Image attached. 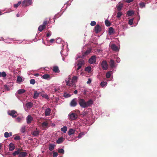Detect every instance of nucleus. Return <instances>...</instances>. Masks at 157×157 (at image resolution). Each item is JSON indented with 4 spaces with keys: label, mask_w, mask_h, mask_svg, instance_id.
<instances>
[{
    "label": "nucleus",
    "mask_w": 157,
    "mask_h": 157,
    "mask_svg": "<svg viewBox=\"0 0 157 157\" xmlns=\"http://www.w3.org/2000/svg\"><path fill=\"white\" fill-rule=\"evenodd\" d=\"M91 70V68L90 66H88L86 67L85 69V71L88 73L90 72Z\"/></svg>",
    "instance_id": "36"
},
{
    "label": "nucleus",
    "mask_w": 157,
    "mask_h": 157,
    "mask_svg": "<svg viewBox=\"0 0 157 157\" xmlns=\"http://www.w3.org/2000/svg\"><path fill=\"white\" fill-rule=\"evenodd\" d=\"M13 85V83L11 82L7 83L6 85H4V87L6 90L8 91L10 90L11 88Z\"/></svg>",
    "instance_id": "9"
},
{
    "label": "nucleus",
    "mask_w": 157,
    "mask_h": 157,
    "mask_svg": "<svg viewBox=\"0 0 157 157\" xmlns=\"http://www.w3.org/2000/svg\"><path fill=\"white\" fill-rule=\"evenodd\" d=\"M92 81L91 79L90 78H89L88 79V81L86 82L87 84H90Z\"/></svg>",
    "instance_id": "58"
},
{
    "label": "nucleus",
    "mask_w": 157,
    "mask_h": 157,
    "mask_svg": "<svg viewBox=\"0 0 157 157\" xmlns=\"http://www.w3.org/2000/svg\"><path fill=\"white\" fill-rule=\"evenodd\" d=\"M30 83L31 84L34 85L35 83V80L34 79H32L30 80Z\"/></svg>",
    "instance_id": "52"
},
{
    "label": "nucleus",
    "mask_w": 157,
    "mask_h": 157,
    "mask_svg": "<svg viewBox=\"0 0 157 157\" xmlns=\"http://www.w3.org/2000/svg\"><path fill=\"white\" fill-rule=\"evenodd\" d=\"M26 126L25 125H22V126H21V129H20V131L22 133H24L25 132V128H26Z\"/></svg>",
    "instance_id": "28"
},
{
    "label": "nucleus",
    "mask_w": 157,
    "mask_h": 157,
    "mask_svg": "<svg viewBox=\"0 0 157 157\" xmlns=\"http://www.w3.org/2000/svg\"><path fill=\"white\" fill-rule=\"evenodd\" d=\"M115 63L113 60L111 59L110 60L109 64L111 69H113L115 67Z\"/></svg>",
    "instance_id": "17"
},
{
    "label": "nucleus",
    "mask_w": 157,
    "mask_h": 157,
    "mask_svg": "<svg viewBox=\"0 0 157 157\" xmlns=\"http://www.w3.org/2000/svg\"><path fill=\"white\" fill-rule=\"evenodd\" d=\"M133 0H125V1L128 3H129L133 2Z\"/></svg>",
    "instance_id": "61"
},
{
    "label": "nucleus",
    "mask_w": 157,
    "mask_h": 157,
    "mask_svg": "<svg viewBox=\"0 0 157 157\" xmlns=\"http://www.w3.org/2000/svg\"><path fill=\"white\" fill-rule=\"evenodd\" d=\"M14 144L11 143L9 145V149L10 151H12L14 150Z\"/></svg>",
    "instance_id": "27"
},
{
    "label": "nucleus",
    "mask_w": 157,
    "mask_h": 157,
    "mask_svg": "<svg viewBox=\"0 0 157 157\" xmlns=\"http://www.w3.org/2000/svg\"><path fill=\"white\" fill-rule=\"evenodd\" d=\"M123 6L122 4H119L118 6H117V10L118 11H120L121 10V9Z\"/></svg>",
    "instance_id": "34"
},
{
    "label": "nucleus",
    "mask_w": 157,
    "mask_h": 157,
    "mask_svg": "<svg viewBox=\"0 0 157 157\" xmlns=\"http://www.w3.org/2000/svg\"><path fill=\"white\" fill-rule=\"evenodd\" d=\"M23 119V117L22 116H20L17 117L15 119V121L19 123H21V122Z\"/></svg>",
    "instance_id": "20"
},
{
    "label": "nucleus",
    "mask_w": 157,
    "mask_h": 157,
    "mask_svg": "<svg viewBox=\"0 0 157 157\" xmlns=\"http://www.w3.org/2000/svg\"><path fill=\"white\" fill-rule=\"evenodd\" d=\"M76 100V98H75L71 101L70 103V105L71 107H74L77 105V103Z\"/></svg>",
    "instance_id": "12"
},
{
    "label": "nucleus",
    "mask_w": 157,
    "mask_h": 157,
    "mask_svg": "<svg viewBox=\"0 0 157 157\" xmlns=\"http://www.w3.org/2000/svg\"><path fill=\"white\" fill-rule=\"evenodd\" d=\"M61 131L64 133H66L67 131V127L66 126H63L61 128Z\"/></svg>",
    "instance_id": "33"
},
{
    "label": "nucleus",
    "mask_w": 157,
    "mask_h": 157,
    "mask_svg": "<svg viewBox=\"0 0 157 157\" xmlns=\"http://www.w3.org/2000/svg\"><path fill=\"white\" fill-rule=\"evenodd\" d=\"M113 73L112 71H109V78L110 77L111 74Z\"/></svg>",
    "instance_id": "59"
},
{
    "label": "nucleus",
    "mask_w": 157,
    "mask_h": 157,
    "mask_svg": "<svg viewBox=\"0 0 157 157\" xmlns=\"http://www.w3.org/2000/svg\"><path fill=\"white\" fill-rule=\"evenodd\" d=\"M20 151L18 149L17 151H15L13 153V155L14 156H15L19 154Z\"/></svg>",
    "instance_id": "44"
},
{
    "label": "nucleus",
    "mask_w": 157,
    "mask_h": 157,
    "mask_svg": "<svg viewBox=\"0 0 157 157\" xmlns=\"http://www.w3.org/2000/svg\"><path fill=\"white\" fill-rule=\"evenodd\" d=\"M27 153L25 152H21L19 153V157H25L27 155Z\"/></svg>",
    "instance_id": "26"
},
{
    "label": "nucleus",
    "mask_w": 157,
    "mask_h": 157,
    "mask_svg": "<svg viewBox=\"0 0 157 157\" xmlns=\"http://www.w3.org/2000/svg\"><path fill=\"white\" fill-rule=\"evenodd\" d=\"M58 155V153L57 152H54L53 154V157H57Z\"/></svg>",
    "instance_id": "60"
},
{
    "label": "nucleus",
    "mask_w": 157,
    "mask_h": 157,
    "mask_svg": "<svg viewBox=\"0 0 157 157\" xmlns=\"http://www.w3.org/2000/svg\"><path fill=\"white\" fill-rule=\"evenodd\" d=\"M87 92V90L86 89H84L83 91V94L84 95H86Z\"/></svg>",
    "instance_id": "64"
},
{
    "label": "nucleus",
    "mask_w": 157,
    "mask_h": 157,
    "mask_svg": "<svg viewBox=\"0 0 157 157\" xmlns=\"http://www.w3.org/2000/svg\"><path fill=\"white\" fill-rule=\"evenodd\" d=\"M51 109L49 108H47L45 110L44 112L45 115L46 116H48L50 114Z\"/></svg>",
    "instance_id": "19"
},
{
    "label": "nucleus",
    "mask_w": 157,
    "mask_h": 157,
    "mask_svg": "<svg viewBox=\"0 0 157 157\" xmlns=\"http://www.w3.org/2000/svg\"><path fill=\"white\" fill-rule=\"evenodd\" d=\"M33 104L31 102H27L26 104V106L27 109H30L32 108Z\"/></svg>",
    "instance_id": "24"
},
{
    "label": "nucleus",
    "mask_w": 157,
    "mask_h": 157,
    "mask_svg": "<svg viewBox=\"0 0 157 157\" xmlns=\"http://www.w3.org/2000/svg\"><path fill=\"white\" fill-rule=\"evenodd\" d=\"M40 94H41V92H38L36 90H35L33 94V98L35 99L37 98Z\"/></svg>",
    "instance_id": "18"
},
{
    "label": "nucleus",
    "mask_w": 157,
    "mask_h": 157,
    "mask_svg": "<svg viewBox=\"0 0 157 157\" xmlns=\"http://www.w3.org/2000/svg\"><path fill=\"white\" fill-rule=\"evenodd\" d=\"M25 92V90L23 89H21L18 90L16 92L15 95L17 97V94H21L24 93Z\"/></svg>",
    "instance_id": "21"
},
{
    "label": "nucleus",
    "mask_w": 157,
    "mask_h": 157,
    "mask_svg": "<svg viewBox=\"0 0 157 157\" xmlns=\"http://www.w3.org/2000/svg\"><path fill=\"white\" fill-rule=\"evenodd\" d=\"M68 117L71 120H75L77 118L78 116L75 113H71L69 114Z\"/></svg>",
    "instance_id": "7"
},
{
    "label": "nucleus",
    "mask_w": 157,
    "mask_h": 157,
    "mask_svg": "<svg viewBox=\"0 0 157 157\" xmlns=\"http://www.w3.org/2000/svg\"><path fill=\"white\" fill-rule=\"evenodd\" d=\"M91 51V50L90 49H88L86 51V52L84 53V54L82 56H79L78 55V56L76 57V59H77L78 58H83L84 56L88 55L90 52Z\"/></svg>",
    "instance_id": "14"
},
{
    "label": "nucleus",
    "mask_w": 157,
    "mask_h": 157,
    "mask_svg": "<svg viewBox=\"0 0 157 157\" xmlns=\"http://www.w3.org/2000/svg\"><path fill=\"white\" fill-rule=\"evenodd\" d=\"M53 71L55 73H58L59 71V68L57 66H55L53 67Z\"/></svg>",
    "instance_id": "35"
},
{
    "label": "nucleus",
    "mask_w": 157,
    "mask_h": 157,
    "mask_svg": "<svg viewBox=\"0 0 157 157\" xmlns=\"http://www.w3.org/2000/svg\"><path fill=\"white\" fill-rule=\"evenodd\" d=\"M0 41L2 40L5 42L8 43V44H11L12 43V42L10 41V40L13 41L14 40V39L11 38V39H9L8 38L7 39H4L3 37H0Z\"/></svg>",
    "instance_id": "13"
},
{
    "label": "nucleus",
    "mask_w": 157,
    "mask_h": 157,
    "mask_svg": "<svg viewBox=\"0 0 157 157\" xmlns=\"http://www.w3.org/2000/svg\"><path fill=\"white\" fill-rule=\"evenodd\" d=\"M40 133V131L37 130L36 129V130L33 132L32 135L34 136H37L39 135Z\"/></svg>",
    "instance_id": "23"
},
{
    "label": "nucleus",
    "mask_w": 157,
    "mask_h": 157,
    "mask_svg": "<svg viewBox=\"0 0 157 157\" xmlns=\"http://www.w3.org/2000/svg\"><path fill=\"white\" fill-rule=\"evenodd\" d=\"M114 30L112 27H111L109 28V34L111 35L114 34Z\"/></svg>",
    "instance_id": "29"
},
{
    "label": "nucleus",
    "mask_w": 157,
    "mask_h": 157,
    "mask_svg": "<svg viewBox=\"0 0 157 157\" xmlns=\"http://www.w3.org/2000/svg\"><path fill=\"white\" fill-rule=\"evenodd\" d=\"M7 113L9 115L11 116L13 118H16L17 117V113L15 110H8Z\"/></svg>",
    "instance_id": "6"
},
{
    "label": "nucleus",
    "mask_w": 157,
    "mask_h": 157,
    "mask_svg": "<svg viewBox=\"0 0 157 157\" xmlns=\"http://www.w3.org/2000/svg\"><path fill=\"white\" fill-rule=\"evenodd\" d=\"M110 47L111 48L113 51H118V49L117 47L114 44H110Z\"/></svg>",
    "instance_id": "16"
},
{
    "label": "nucleus",
    "mask_w": 157,
    "mask_h": 157,
    "mask_svg": "<svg viewBox=\"0 0 157 157\" xmlns=\"http://www.w3.org/2000/svg\"><path fill=\"white\" fill-rule=\"evenodd\" d=\"M64 138L63 137H61L59 138L56 140V143L58 144L62 143L64 140Z\"/></svg>",
    "instance_id": "25"
},
{
    "label": "nucleus",
    "mask_w": 157,
    "mask_h": 157,
    "mask_svg": "<svg viewBox=\"0 0 157 157\" xmlns=\"http://www.w3.org/2000/svg\"><path fill=\"white\" fill-rule=\"evenodd\" d=\"M42 78L47 80H49L51 78L50 75L48 74H45L42 77Z\"/></svg>",
    "instance_id": "22"
},
{
    "label": "nucleus",
    "mask_w": 157,
    "mask_h": 157,
    "mask_svg": "<svg viewBox=\"0 0 157 157\" xmlns=\"http://www.w3.org/2000/svg\"><path fill=\"white\" fill-rule=\"evenodd\" d=\"M85 134L84 132H81L78 134V138L79 139H80Z\"/></svg>",
    "instance_id": "47"
},
{
    "label": "nucleus",
    "mask_w": 157,
    "mask_h": 157,
    "mask_svg": "<svg viewBox=\"0 0 157 157\" xmlns=\"http://www.w3.org/2000/svg\"><path fill=\"white\" fill-rule=\"evenodd\" d=\"M78 102L80 106L84 108L90 107L94 103V101L92 99L86 101L85 99L80 98H78Z\"/></svg>",
    "instance_id": "1"
},
{
    "label": "nucleus",
    "mask_w": 157,
    "mask_h": 157,
    "mask_svg": "<svg viewBox=\"0 0 157 157\" xmlns=\"http://www.w3.org/2000/svg\"><path fill=\"white\" fill-rule=\"evenodd\" d=\"M71 95L67 92H65L63 94V96L66 98H67L71 97Z\"/></svg>",
    "instance_id": "43"
},
{
    "label": "nucleus",
    "mask_w": 157,
    "mask_h": 157,
    "mask_svg": "<svg viewBox=\"0 0 157 157\" xmlns=\"http://www.w3.org/2000/svg\"><path fill=\"white\" fill-rule=\"evenodd\" d=\"M96 25V22L94 21H91L90 23V25L92 26L95 25Z\"/></svg>",
    "instance_id": "55"
},
{
    "label": "nucleus",
    "mask_w": 157,
    "mask_h": 157,
    "mask_svg": "<svg viewBox=\"0 0 157 157\" xmlns=\"http://www.w3.org/2000/svg\"><path fill=\"white\" fill-rule=\"evenodd\" d=\"M122 15V12H118L117 13V15L116 16V17L118 18H120L121 17V16Z\"/></svg>",
    "instance_id": "49"
},
{
    "label": "nucleus",
    "mask_w": 157,
    "mask_h": 157,
    "mask_svg": "<svg viewBox=\"0 0 157 157\" xmlns=\"http://www.w3.org/2000/svg\"><path fill=\"white\" fill-rule=\"evenodd\" d=\"M27 123L28 124H30L33 120V117L30 115L28 116L26 118Z\"/></svg>",
    "instance_id": "15"
},
{
    "label": "nucleus",
    "mask_w": 157,
    "mask_h": 157,
    "mask_svg": "<svg viewBox=\"0 0 157 157\" xmlns=\"http://www.w3.org/2000/svg\"><path fill=\"white\" fill-rule=\"evenodd\" d=\"M101 31V28L98 24L96 25L94 28V31L96 33H98Z\"/></svg>",
    "instance_id": "11"
},
{
    "label": "nucleus",
    "mask_w": 157,
    "mask_h": 157,
    "mask_svg": "<svg viewBox=\"0 0 157 157\" xmlns=\"http://www.w3.org/2000/svg\"><path fill=\"white\" fill-rule=\"evenodd\" d=\"M77 62L75 64V67L76 71L79 70L85 64L84 60L82 59H79Z\"/></svg>",
    "instance_id": "4"
},
{
    "label": "nucleus",
    "mask_w": 157,
    "mask_h": 157,
    "mask_svg": "<svg viewBox=\"0 0 157 157\" xmlns=\"http://www.w3.org/2000/svg\"><path fill=\"white\" fill-rule=\"evenodd\" d=\"M55 145L53 144H50L49 147V150L50 151H52L54 148Z\"/></svg>",
    "instance_id": "38"
},
{
    "label": "nucleus",
    "mask_w": 157,
    "mask_h": 157,
    "mask_svg": "<svg viewBox=\"0 0 157 157\" xmlns=\"http://www.w3.org/2000/svg\"><path fill=\"white\" fill-rule=\"evenodd\" d=\"M45 27H44L43 25H41L38 27V30L40 32H41L45 28Z\"/></svg>",
    "instance_id": "37"
},
{
    "label": "nucleus",
    "mask_w": 157,
    "mask_h": 157,
    "mask_svg": "<svg viewBox=\"0 0 157 157\" xmlns=\"http://www.w3.org/2000/svg\"><path fill=\"white\" fill-rule=\"evenodd\" d=\"M96 60V57L95 56H92L89 59V63L91 64L95 63Z\"/></svg>",
    "instance_id": "10"
},
{
    "label": "nucleus",
    "mask_w": 157,
    "mask_h": 157,
    "mask_svg": "<svg viewBox=\"0 0 157 157\" xmlns=\"http://www.w3.org/2000/svg\"><path fill=\"white\" fill-rule=\"evenodd\" d=\"M40 95L43 98H44L46 99H48L49 98V97L48 95L45 93L41 94Z\"/></svg>",
    "instance_id": "31"
},
{
    "label": "nucleus",
    "mask_w": 157,
    "mask_h": 157,
    "mask_svg": "<svg viewBox=\"0 0 157 157\" xmlns=\"http://www.w3.org/2000/svg\"><path fill=\"white\" fill-rule=\"evenodd\" d=\"M101 66L103 70H106L108 68V65L106 61L103 60L101 63Z\"/></svg>",
    "instance_id": "8"
},
{
    "label": "nucleus",
    "mask_w": 157,
    "mask_h": 157,
    "mask_svg": "<svg viewBox=\"0 0 157 157\" xmlns=\"http://www.w3.org/2000/svg\"><path fill=\"white\" fill-rule=\"evenodd\" d=\"M78 79V77L77 76H74L72 77L71 75H70L65 80V82L67 86H72L75 84Z\"/></svg>",
    "instance_id": "2"
},
{
    "label": "nucleus",
    "mask_w": 157,
    "mask_h": 157,
    "mask_svg": "<svg viewBox=\"0 0 157 157\" xmlns=\"http://www.w3.org/2000/svg\"><path fill=\"white\" fill-rule=\"evenodd\" d=\"M62 50L61 51V54L62 57L66 56L68 55V49L67 48V42H63L62 43Z\"/></svg>",
    "instance_id": "3"
},
{
    "label": "nucleus",
    "mask_w": 157,
    "mask_h": 157,
    "mask_svg": "<svg viewBox=\"0 0 157 157\" xmlns=\"http://www.w3.org/2000/svg\"><path fill=\"white\" fill-rule=\"evenodd\" d=\"M47 21H44L43 24L42 25H43V26H44V27H45L46 25L47 24Z\"/></svg>",
    "instance_id": "63"
},
{
    "label": "nucleus",
    "mask_w": 157,
    "mask_h": 157,
    "mask_svg": "<svg viewBox=\"0 0 157 157\" xmlns=\"http://www.w3.org/2000/svg\"><path fill=\"white\" fill-rule=\"evenodd\" d=\"M134 14V12L132 10H128L127 12L128 16H131Z\"/></svg>",
    "instance_id": "32"
},
{
    "label": "nucleus",
    "mask_w": 157,
    "mask_h": 157,
    "mask_svg": "<svg viewBox=\"0 0 157 157\" xmlns=\"http://www.w3.org/2000/svg\"><path fill=\"white\" fill-rule=\"evenodd\" d=\"M14 139L15 140H19L21 139V138L20 136H17L14 137Z\"/></svg>",
    "instance_id": "57"
},
{
    "label": "nucleus",
    "mask_w": 157,
    "mask_h": 157,
    "mask_svg": "<svg viewBox=\"0 0 157 157\" xmlns=\"http://www.w3.org/2000/svg\"><path fill=\"white\" fill-rule=\"evenodd\" d=\"M21 1H19L17 3L14 4V7L16 8H17L18 6L21 4Z\"/></svg>",
    "instance_id": "45"
},
{
    "label": "nucleus",
    "mask_w": 157,
    "mask_h": 157,
    "mask_svg": "<svg viewBox=\"0 0 157 157\" xmlns=\"http://www.w3.org/2000/svg\"><path fill=\"white\" fill-rule=\"evenodd\" d=\"M4 137L6 138H7L10 137L9 134L7 132H6L4 133Z\"/></svg>",
    "instance_id": "53"
},
{
    "label": "nucleus",
    "mask_w": 157,
    "mask_h": 157,
    "mask_svg": "<svg viewBox=\"0 0 157 157\" xmlns=\"http://www.w3.org/2000/svg\"><path fill=\"white\" fill-rule=\"evenodd\" d=\"M139 5L140 8H143L145 7V4L144 2H141L140 3Z\"/></svg>",
    "instance_id": "48"
},
{
    "label": "nucleus",
    "mask_w": 157,
    "mask_h": 157,
    "mask_svg": "<svg viewBox=\"0 0 157 157\" xmlns=\"http://www.w3.org/2000/svg\"><path fill=\"white\" fill-rule=\"evenodd\" d=\"M41 124H42V127H46L48 126V123L47 122L45 121V122H43V123H42Z\"/></svg>",
    "instance_id": "51"
},
{
    "label": "nucleus",
    "mask_w": 157,
    "mask_h": 157,
    "mask_svg": "<svg viewBox=\"0 0 157 157\" xmlns=\"http://www.w3.org/2000/svg\"><path fill=\"white\" fill-rule=\"evenodd\" d=\"M64 41H62L61 39L60 38H57L56 40V42L58 44H60L61 42L62 43Z\"/></svg>",
    "instance_id": "50"
},
{
    "label": "nucleus",
    "mask_w": 157,
    "mask_h": 157,
    "mask_svg": "<svg viewBox=\"0 0 157 157\" xmlns=\"http://www.w3.org/2000/svg\"><path fill=\"white\" fill-rule=\"evenodd\" d=\"M107 82H106L103 81L100 83V86L102 87H104L107 86Z\"/></svg>",
    "instance_id": "39"
},
{
    "label": "nucleus",
    "mask_w": 157,
    "mask_h": 157,
    "mask_svg": "<svg viewBox=\"0 0 157 157\" xmlns=\"http://www.w3.org/2000/svg\"><path fill=\"white\" fill-rule=\"evenodd\" d=\"M75 130H74L73 129H72V128H71V129H70L68 131V134L69 136L72 135L75 133Z\"/></svg>",
    "instance_id": "30"
},
{
    "label": "nucleus",
    "mask_w": 157,
    "mask_h": 157,
    "mask_svg": "<svg viewBox=\"0 0 157 157\" xmlns=\"http://www.w3.org/2000/svg\"><path fill=\"white\" fill-rule=\"evenodd\" d=\"M133 19H130L129 21H128V24L130 25H132L133 23Z\"/></svg>",
    "instance_id": "54"
},
{
    "label": "nucleus",
    "mask_w": 157,
    "mask_h": 157,
    "mask_svg": "<svg viewBox=\"0 0 157 157\" xmlns=\"http://www.w3.org/2000/svg\"><path fill=\"white\" fill-rule=\"evenodd\" d=\"M32 3V0H24L22 2V6L26 7L31 5Z\"/></svg>",
    "instance_id": "5"
},
{
    "label": "nucleus",
    "mask_w": 157,
    "mask_h": 157,
    "mask_svg": "<svg viewBox=\"0 0 157 157\" xmlns=\"http://www.w3.org/2000/svg\"><path fill=\"white\" fill-rule=\"evenodd\" d=\"M22 79L21 77L18 76L17 79V82L18 83H20L22 82Z\"/></svg>",
    "instance_id": "42"
},
{
    "label": "nucleus",
    "mask_w": 157,
    "mask_h": 157,
    "mask_svg": "<svg viewBox=\"0 0 157 157\" xmlns=\"http://www.w3.org/2000/svg\"><path fill=\"white\" fill-rule=\"evenodd\" d=\"M105 25L108 27V18L105 21Z\"/></svg>",
    "instance_id": "62"
},
{
    "label": "nucleus",
    "mask_w": 157,
    "mask_h": 157,
    "mask_svg": "<svg viewBox=\"0 0 157 157\" xmlns=\"http://www.w3.org/2000/svg\"><path fill=\"white\" fill-rule=\"evenodd\" d=\"M58 152L59 153L63 154L64 153V151L63 148H59L58 150Z\"/></svg>",
    "instance_id": "46"
},
{
    "label": "nucleus",
    "mask_w": 157,
    "mask_h": 157,
    "mask_svg": "<svg viewBox=\"0 0 157 157\" xmlns=\"http://www.w3.org/2000/svg\"><path fill=\"white\" fill-rule=\"evenodd\" d=\"M52 35V33L51 32H48L47 34H46V36L48 37H50Z\"/></svg>",
    "instance_id": "56"
},
{
    "label": "nucleus",
    "mask_w": 157,
    "mask_h": 157,
    "mask_svg": "<svg viewBox=\"0 0 157 157\" xmlns=\"http://www.w3.org/2000/svg\"><path fill=\"white\" fill-rule=\"evenodd\" d=\"M88 113V111L85 110H84L82 112L81 114H80L83 117H84Z\"/></svg>",
    "instance_id": "40"
},
{
    "label": "nucleus",
    "mask_w": 157,
    "mask_h": 157,
    "mask_svg": "<svg viewBox=\"0 0 157 157\" xmlns=\"http://www.w3.org/2000/svg\"><path fill=\"white\" fill-rule=\"evenodd\" d=\"M6 72L4 71H3L2 72H0V77H6Z\"/></svg>",
    "instance_id": "41"
}]
</instances>
